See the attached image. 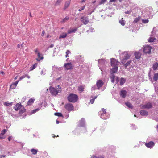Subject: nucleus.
<instances>
[{
	"label": "nucleus",
	"instance_id": "nucleus-1",
	"mask_svg": "<svg viewBox=\"0 0 158 158\" xmlns=\"http://www.w3.org/2000/svg\"><path fill=\"white\" fill-rule=\"evenodd\" d=\"M56 89L54 87L50 86L49 88V90L52 95L54 96H56L57 95L58 93H60L61 91V88L58 85L56 87Z\"/></svg>",
	"mask_w": 158,
	"mask_h": 158
},
{
	"label": "nucleus",
	"instance_id": "nucleus-2",
	"mask_svg": "<svg viewBox=\"0 0 158 158\" xmlns=\"http://www.w3.org/2000/svg\"><path fill=\"white\" fill-rule=\"evenodd\" d=\"M67 99L70 102L75 103L78 101V97L75 94L71 93L68 96Z\"/></svg>",
	"mask_w": 158,
	"mask_h": 158
},
{
	"label": "nucleus",
	"instance_id": "nucleus-3",
	"mask_svg": "<svg viewBox=\"0 0 158 158\" xmlns=\"http://www.w3.org/2000/svg\"><path fill=\"white\" fill-rule=\"evenodd\" d=\"M64 107L69 112L72 111L74 108L73 105L70 103H68L65 104Z\"/></svg>",
	"mask_w": 158,
	"mask_h": 158
},
{
	"label": "nucleus",
	"instance_id": "nucleus-4",
	"mask_svg": "<svg viewBox=\"0 0 158 158\" xmlns=\"http://www.w3.org/2000/svg\"><path fill=\"white\" fill-rule=\"evenodd\" d=\"M64 67L66 70H72L73 68L72 64L71 62L64 64Z\"/></svg>",
	"mask_w": 158,
	"mask_h": 158
},
{
	"label": "nucleus",
	"instance_id": "nucleus-5",
	"mask_svg": "<svg viewBox=\"0 0 158 158\" xmlns=\"http://www.w3.org/2000/svg\"><path fill=\"white\" fill-rule=\"evenodd\" d=\"M152 103L148 102L145 105H140V106L142 109H149L152 107Z\"/></svg>",
	"mask_w": 158,
	"mask_h": 158
},
{
	"label": "nucleus",
	"instance_id": "nucleus-6",
	"mask_svg": "<svg viewBox=\"0 0 158 158\" xmlns=\"http://www.w3.org/2000/svg\"><path fill=\"white\" fill-rule=\"evenodd\" d=\"M80 20L85 25L88 24L89 22V20L88 18L86 17H82L80 19Z\"/></svg>",
	"mask_w": 158,
	"mask_h": 158
},
{
	"label": "nucleus",
	"instance_id": "nucleus-7",
	"mask_svg": "<svg viewBox=\"0 0 158 158\" xmlns=\"http://www.w3.org/2000/svg\"><path fill=\"white\" fill-rule=\"evenodd\" d=\"M152 48L149 46H145L144 47L143 49V52L145 53L149 54L151 53Z\"/></svg>",
	"mask_w": 158,
	"mask_h": 158
},
{
	"label": "nucleus",
	"instance_id": "nucleus-8",
	"mask_svg": "<svg viewBox=\"0 0 158 158\" xmlns=\"http://www.w3.org/2000/svg\"><path fill=\"white\" fill-rule=\"evenodd\" d=\"M106 110L104 108H102V112L101 113V118L103 119H106L109 118V116H107L106 117L105 116H103V114H106Z\"/></svg>",
	"mask_w": 158,
	"mask_h": 158
},
{
	"label": "nucleus",
	"instance_id": "nucleus-9",
	"mask_svg": "<svg viewBox=\"0 0 158 158\" xmlns=\"http://www.w3.org/2000/svg\"><path fill=\"white\" fill-rule=\"evenodd\" d=\"M110 60L112 66H118L119 63L118 61L114 58H111Z\"/></svg>",
	"mask_w": 158,
	"mask_h": 158
},
{
	"label": "nucleus",
	"instance_id": "nucleus-10",
	"mask_svg": "<svg viewBox=\"0 0 158 158\" xmlns=\"http://www.w3.org/2000/svg\"><path fill=\"white\" fill-rule=\"evenodd\" d=\"M104 84V82L102 80H99L97 81L96 82V85L98 89H99Z\"/></svg>",
	"mask_w": 158,
	"mask_h": 158
},
{
	"label": "nucleus",
	"instance_id": "nucleus-11",
	"mask_svg": "<svg viewBox=\"0 0 158 158\" xmlns=\"http://www.w3.org/2000/svg\"><path fill=\"white\" fill-rule=\"evenodd\" d=\"M155 143L153 141H150L148 143H146L145 145L148 148H152L154 145Z\"/></svg>",
	"mask_w": 158,
	"mask_h": 158
},
{
	"label": "nucleus",
	"instance_id": "nucleus-12",
	"mask_svg": "<svg viewBox=\"0 0 158 158\" xmlns=\"http://www.w3.org/2000/svg\"><path fill=\"white\" fill-rule=\"evenodd\" d=\"M23 107V106H22L20 104L17 103L15 105L14 108L15 109V110L17 111L19 110L20 109Z\"/></svg>",
	"mask_w": 158,
	"mask_h": 158
},
{
	"label": "nucleus",
	"instance_id": "nucleus-13",
	"mask_svg": "<svg viewBox=\"0 0 158 158\" xmlns=\"http://www.w3.org/2000/svg\"><path fill=\"white\" fill-rule=\"evenodd\" d=\"M127 92L125 90H121L120 92V96L122 98H125L127 95Z\"/></svg>",
	"mask_w": 158,
	"mask_h": 158
},
{
	"label": "nucleus",
	"instance_id": "nucleus-14",
	"mask_svg": "<svg viewBox=\"0 0 158 158\" xmlns=\"http://www.w3.org/2000/svg\"><path fill=\"white\" fill-rule=\"evenodd\" d=\"M135 56V58L137 59H139L141 57V54L139 52H136L134 54Z\"/></svg>",
	"mask_w": 158,
	"mask_h": 158
},
{
	"label": "nucleus",
	"instance_id": "nucleus-15",
	"mask_svg": "<svg viewBox=\"0 0 158 158\" xmlns=\"http://www.w3.org/2000/svg\"><path fill=\"white\" fill-rule=\"evenodd\" d=\"M19 81V80H18L15 82L12 83L10 86V88L12 89H15Z\"/></svg>",
	"mask_w": 158,
	"mask_h": 158
},
{
	"label": "nucleus",
	"instance_id": "nucleus-16",
	"mask_svg": "<svg viewBox=\"0 0 158 158\" xmlns=\"http://www.w3.org/2000/svg\"><path fill=\"white\" fill-rule=\"evenodd\" d=\"M140 114L142 116H147L148 114V111L144 110H141L140 112Z\"/></svg>",
	"mask_w": 158,
	"mask_h": 158
},
{
	"label": "nucleus",
	"instance_id": "nucleus-17",
	"mask_svg": "<svg viewBox=\"0 0 158 158\" xmlns=\"http://www.w3.org/2000/svg\"><path fill=\"white\" fill-rule=\"evenodd\" d=\"M71 0H67L64 4V9L65 10L67 8L70 4Z\"/></svg>",
	"mask_w": 158,
	"mask_h": 158
},
{
	"label": "nucleus",
	"instance_id": "nucleus-18",
	"mask_svg": "<svg viewBox=\"0 0 158 158\" xmlns=\"http://www.w3.org/2000/svg\"><path fill=\"white\" fill-rule=\"evenodd\" d=\"M114 68L112 69L110 72L111 73H115L117 71L118 66H113Z\"/></svg>",
	"mask_w": 158,
	"mask_h": 158
},
{
	"label": "nucleus",
	"instance_id": "nucleus-19",
	"mask_svg": "<svg viewBox=\"0 0 158 158\" xmlns=\"http://www.w3.org/2000/svg\"><path fill=\"white\" fill-rule=\"evenodd\" d=\"M79 125L81 126H83L84 125L85 123V119L84 118H81V120L79 121Z\"/></svg>",
	"mask_w": 158,
	"mask_h": 158
},
{
	"label": "nucleus",
	"instance_id": "nucleus-20",
	"mask_svg": "<svg viewBox=\"0 0 158 158\" xmlns=\"http://www.w3.org/2000/svg\"><path fill=\"white\" fill-rule=\"evenodd\" d=\"M124 58L127 60L129 59L130 57V55L127 52H126L123 53Z\"/></svg>",
	"mask_w": 158,
	"mask_h": 158
},
{
	"label": "nucleus",
	"instance_id": "nucleus-21",
	"mask_svg": "<svg viewBox=\"0 0 158 158\" xmlns=\"http://www.w3.org/2000/svg\"><path fill=\"white\" fill-rule=\"evenodd\" d=\"M35 99L34 98H31L30 99L27 103V105H30L32 104L34 102Z\"/></svg>",
	"mask_w": 158,
	"mask_h": 158
},
{
	"label": "nucleus",
	"instance_id": "nucleus-22",
	"mask_svg": "<svg viewBox=\"0 0 158 158\" xmlns=\"http://www.w3.org/2000/svg\"><path fill=\"white\" fill-rule=\"evenodd\" d=\"M77 30V28H75L73 29L69 30L68 31V34H70L72 33L75 32Z\"/></svg>",
	"mask_w": 158,
	"mask_h": 158
},
{
	"label": "nucleus",
	"instance_id": "nucleus-23",
	"mask_svg": "<svg viewBox=\"0 0 158 158\" xmlns=\"http://www.w3.org/2000/svg\"><path fill=\"white\" fill-rule=\"evenodd\" d=\"M26 110V109H25L24 107L23 106V107H22L21 109H20L19 110V113L20 114H22L24 112H25Z\"/></svg>",
	"mask_w": 158,
	"mask_h": 158
},
{
	"label": "nucleus",
	"instance_id": "nucleus-24",
	"mask_svg": "<svg viewBox=\"0 0 158 158\" xmlns=\"http://www.w3.org/2000/svg\"><path fill=\"white\" fill-rule=\"evenodd\" d=\"M12 102L9 103L8 102H5L3 104L6 106H10L12 105Z\"/></svg>",
	"mask_w": 158,
	"mask_h": 158
},
{
	"label": "nucleus",
	"instance_id": "nucleus-25",
	"mask_svg": "<svg viewBox=\"0 0 158 158\" xmlns=\"http://www.w3.org/2000/svg\"><path fill=\"white\" fill-rule=\"evenodd\" d=\"M158 67V62L155 63L153 66V69L154 70H156Z\"/></svg>",
	"mask_w": 158,
	"mask_h": 158
},
{
	"label": "nucleus",
	"instance_id": "nucleus-26",
	"mask_svg": "<svg viewBox=\"0 0 158 158\" xmlns=\"http://www.w3.org/2000/svg\"><path fill=\"white\" fill-rule=\"evenodd\" d=\"M115 77V76L113 74H111V75L110 76V78L111 79V82H112L114 83V82Z\"/></svg>",
	"mask_w": 158,
	"mask_h": 158
},
{
	"label": "nucleus",
	"instance_id": "nucleus-27",
	"mask_svg": "<svg viewBox=\"0 0 158 158\" xmlns=\"http://www.w3.org/2000/svg\"><path fill=\"white\" fill-rule=\"evenodd\" d=\"M84 88L82 86H80L78 87V90L80 93H81L84 91Z\"/></svg>",
	"mask_w": 158,
	"mask_h": 158
},
{
	"label": "nucleus",
	"instance_id": "nucleus-28",
	"mask_svg": "<svg viewBox=\"0 0 158 158\" xmlns=\"http://www.w3.org/2000/svg\"><path fill=\"white\" fill-rule=\"evenodd\" d=\"M126 81V79L123 78H121L120 81V85H123Z\"/></svg>",
	"mask_w": 158,
	"mask_h": 158
},
{
	"label": "nucleus",
	"instance_id": "nucleus-29",
	"mask_svg": "<svg viewBox=\"0 0 158 158\" xmlns=\"http://www.w3.org/2000/svg\"><path fill=\"white\" fill-rule=\"evenodd\" d=\"M67 34L65 33H63L61 35H60L59 37V39L65 38L66 37Z\"/></svg>",
	"mask_w": 158,
	"mask_h": 158
},
{
	"label": "nucleus",
	"instance_id": "nucleus-30",
	"mask_svg": "<svg viewBox=\"0 0 158 158\" xmlns=\"http://www.w3.org/2000/svg\"><path fill=\"white\" fill-rule=\"evenodd\" d=\"M153 80L155 81H156L158 80V73H156L154 74V76H153Z\"/></svg>",
	"mask_w": 158,
	"mask_h": 158
},
{
	"label": "nucleus",
	"instance_id": "nucleus-31",
	"mask_svg": "<svg viewBox=\"0 0 158 158\" xmlns=\"http://www.w3.org/2000/svg\"><path fill=\"white\" fill-rule=\"evenodd\" d=\"M125 104L129 108H132V104L129 102H127L125 103Z\"/></svg>",
	"mask_w": 158,
	"mask_h": 158
},
{
	"label": "nucleus",
	"instance_id": "nucleus-32",
	"mask_svg": "<svg viewBox=\"0 0 158 158\" xmlns=\"http://www.w3.org/2000/svg\"><path fill=\"white\" fill-rule=\"evenodd\" d=\"M31 152L32 154L35 155L37 153V150L32 149L31 150Z\"/></svg>",
	"mask_w": 158,
	"mask_h": 158
},
{
	"label": "nucleus",
	"instance_id": "nucleus-33",
	"mask_svg": "<svg viewBox=\"0 0 158 158\" xmlns=\"http://www.w3.org/2000/svg\"><path fill=\"white\" fill-rule=\"evenodd\" d=\"M38 64L35 63L32 66L30 67V70L31 71L35 69L37 65Z\"/></svg>",
	"mask_w": 158,
	"mask_h": 158
},
{
	"label": "nucleus",
	"instance_id": "nucleus-34",
	"mask_svg": "<svg viewBox=\"0 0 158 158\" xmlns=\"http://www.w3.org/2000/svg\"><path fill=\"white\" fill-rule=\"evenodd\" d=\"M39 110V108L33 110H32L30 114H34V113H36V112L38 111Z\"/></svg>",
	"mask_w": 158,
	"mask_h": 158
},
{
	"label": "nucleus",
	"instance_id": "nucleus-35",
	"mask_svg": "<svg viewBox=\"0 0 158 158\" xmlns=\"http://www.w3.org/2000/svg\"><path fill=\"white\" fill-rule=\"evenodd\" d=\"M140 17H138L136 18L134 20L133 22L134 23H136L138 21H139L140 19Z\"/></svg>",
	"mask_w": 158,
	"mask_h": 158
},
{
	"label": "nucleus",
	"instance_id": "nucleus-36",
	"mask_svg": "<svg viewBox=\"0 0 158 158\" xmlns=\"http://www.w3.org/2000/svg\"><path fill=\"white\" fill-rule=\"evenodd\" d=\"M119 22L123 26L125 25V23L124 22V21L123 20V18H122V19L119 20Z\"/></svg>",
	"mask_w": 158,
	"mask_h": 158
},
{
	"label": "nucleus",
	"instance_id": "nucleus-37",
	"mask_svg": "<svg viewBox=\"0 0 158 158\" xmlns=\"http://www.w3.org/2000/svg\"><path fill=\"white\" fill-rule=\"evenodd\" d=\"M54 115L59 117H63V116L62 114L60 113H55L54 114Z\"/></svg>",
	"mask_w": 158,
	"mask_h": 158
},
{
	"label": "nucleus",
	"instance_id": "nucleus-38",
	"mask_svg": "<svg viewBox=\"0 0 158 158\" xmlns=\"http://www.w3.org/2000/svg\"><path fill=\"white\" fill-rule=\"evenodd\" d=\"M127 60V59L123 58V59L122 60L121 62L120 63V64H124L126 62Z\"/></svg>",
	"mask_w": 158,
	"mask_h": 158
},
{
	"label": "nucleus",
	"instance_id": "nucleus-39",
	"mask_svg": "<svg viewBox=\"0 0 158 158\" xmlns=\"http://www.w3.org/2000/svg\"><path fill=\"white\" fill-rule=\"evenodd\" d=\"M131 62V61H129L127 62V63L124 65V66L126 68L128 65H130Z\"/></svg>",
	"mask_w": 158,
	"mask_h": 158
},
{
	"label": "nucleus",
	"instance_id": "nucleus-40",
	"mask_svg": "<svg viewBox=\"0 0 158 158\" xmlns=\"http://www.w3.org/2000/svg\"><path fill=\"white\" fill-rule=\"evenodd\" d=\"M155 40V39L153 37H150V38L148 39V41L149 42H153Z\"/></svg>",
	"mask_w": 158,
	"mask_h": 158
},
{
	"label": "nucleus",
	"instance_id": "nucleus-41",
	"mask_svg": "<svg viewBox=\"0 0 158 158\" xmlns=\"http://www.w3.org/2000/svg\"><path fill=\"white\" fill-rule=\"evenodd\" d=\"M97 98V96H96L94 97V98L92 99H91L90 100V102L91 104H92L94 103L95 100Z\"/></svg>",
	"mask_w": 158,
	"mask_h": 158
},
{
	"label": "nucleus",
	"instance_id": "nucleus-42",
	"mask_svg": "<svg viewBox=\"0 0 158 158\" xmlns=\"http://www.w3.org/2000/svg\"><path fill=\"white\" fill-rule=\"evenodd\" d=\"M149 20L148 19H142V22L144 23H146L148 22Z\"/></svg>",
	"mask_w": 158,
	"mask_h": 158
},
{
	"label": "nucleus",
	"instance_id": "nucleus-43",
	"mask_svg": "<svg viewBox=\"0 0 158 158\" xmlns=\"http://www.w3.org/2000/svg\"><path fill=\"white\" fill-rule=\"evenodd\" d=\"M69 19V17L68 16L64 18L63 20V22H65Z\"/></svg>",
	"mask_w": 158,
	"mask_h": 158
},
{
	"label": "nucleus",
	"instance_id": "nucleus-44",
	"mask_svg": "<svg viewBox=\"0 0 158 158\" xmlns=\"http://www.w3.org/2000/svg\"><path fill=\"white\" fill-rule=\"evenodd\" d=\"M106 1V0H101V1L99 2V4L101 5L102 4H104Z\"/></svg>",
	"mask_w": 158,
	"mask_h": 158
},
{
	"label": "nucleus",
	"instance_id": "nucleus-45",
	"mask_svg": "<svg viewBox=\"0 0 158 158\" xmlns=\"http://www.w3.org/2000/svg\"><path fill=\"white\" fill-rule=\"evenodd\" d=\"M7 131V130L6 129H4L2 131L1 134L4 135Z\"/></svg>",
	"mask_w": 158,
	"mask_h": 158
},
{
	"label": "nucleus",
	"instance_id": "nucleus-46",
	"mask_svg": "<svg viewBox=\"0 0 158 158\" xmlns=\"http://www.w3.org/2000/svg\"><path fill=\"white\" fill-rule=\"evenodd\" d=\"M5 138L4 135L1 134H0V139H2Z\"/></svg>",
	"mask_w": 158,
	"mask_h": 158
},
{
	"label": "nucleus",
	"instance_id": "nucleus-47",
	"mask_svg": "<svg viewBox=\"0 0 158 158\" xmlns=\"http://www.w3.org/2000/svg\"><path fill=\"white\" fill-rule=\"evenodd\" d=\"M25 77H26V76L25 75H23L22 76L20 77L19 79V81H20L21 80L23 79Z\"/></svg>",
	"mask_w": 158,
	"mask_h": 158
},
{
	"label": "nucleus",
	"instance_id": "nucleus-48",
	"mask_svg": "<svg viewBox=\"0 0 158 158\" xmlns=\"http://www.w3.org/2000/svg\"><path fill=\"white\" fill-rule=\"evenodd\" d=\"M85 6H83L81 7V8L79 9L78 10V11H81L82 10H83L85 9Z\"/></svg>",
	"mask_w": 158,
	"mask_h": 158
},
{
	"label": "nucleus",
	"instance_id": "nucleus-49",
	"mask_svg": "<svg viewBox=\"0 0 158 158\" xmlns=\"http://www.w3.org/2000/svg\"><path fill=\"white\" fill-rule=\"evenodd\" d=\"M37 56L38 57V58H36V60H37V61H40V53L39 52H38V55H37Z\"/></svg>",
	"mask_w": 158,
	"mask_h": 158
},
{
	"label": "nucleus",
	"instance_id": "nucleus-50",
	"mask_svg": "<svg viewBox=\"0 0 158 158\" xmlns=\"http://www.w3.org/2000/svg\"><path fill=\"white\" fill-rule=\"evenodd\" d=\"M98 158H104L103 156L99 155L98 156Z\"/></svg>",
	"mask_w": 158,
	"mask_h": 158
},
{
	"label": "nucleus",
	"instance_id": "nucleus-51",
	"mask_svg": "<svg viewBox=\"0 0 158 158\" xmlns=\"http://www.w3.org/2000/svg\"><path fill=\"white\" fill-rule=\"evenodd\" d=\"M91 158H98V157L94 155H93L91 156Z\"/></svg>",
	"mask_w": 158,
	"mask_h": 158
},
{
	"label": "nucleus",
	"instance_id": "nucleus-52",
	"mask_svg": "<svg viewBox=\"0 0 158 158\" xmlns=\"http://www.w3.org/2000/svg\"><path fill=\"white\" fill-rule=\"evenodd\" d=\"M66 54H69L70 53V52L69 51V50H67L66 52Z\"/></svg>",
	"mask_w": 158,
	"mask_h": 158
},
{
	"label": "nucleus",
	"instance_id": "nucleus-53",
	"mask_svg": "<svg viewBox=\"0 0 158 158\" xmlns=\"http://www.w3.org/2000/svg\"><path fill=\"white\" fill-rule=\"evenodd\" d=\"M5 156V155H1L0 156V158H4Z\"/></svg>",
	"mask_w": 158,
	"mask_h": 158
},
{
	"label": "nucleus",
	"instance_id": "nucleus-54",
	"mask_svg": "<svg viewBox=\"0 0 158 158\" xmlns=\"http://www.w3.org/2000/svg\"><path fill=\"white\" fill-rule=\"evenodd\" d=\"M12 136H9V137L8 138V140L10 141L11 140V139L12 138Z\"/></svg>",
	"mask_w": 158,
	"mask_h": 158
},
{
	"label": "nucleus",
	"instance_id": "nucleus-55",
	"mask_svg": "<svg viewBox=\"0 0 158 158\" xmlns=\"http://www.w3.org/2000/svg\"><path fill=\"white\" fill-rule=\"evenodd\" d=\"M125 14H129L130 13V12L129 11H127L125 12Z\"/></svg>",
	"mask_w": 158,
	"mask_h": 158
},
{
	"label": "nucleus",
	"instance_id": "nucleus-56",
	"mask_svg": "<svg viewBox=\"0 0 158 158\" xmlns=\"http://www.w3.org/2000/svg\"><path fill=\"white\" fill-rule=\"evenodd\" d=\"M44 34H45V31H43L42 33V34H41L42 35V36L44 35Z\"/></svg>",
	"mask_w": 158,
	"mask_h": 158
},
{
	"label": "nucleus",
	"instance_id": "nucleus-57",
	"mask_svg": "<svg viewBox=\"0 0 158 158\" xmlns=\"http://www.w3.org/2000/svg\"><path fill=\"white\" fill-rule=\"evenodd\" d=\"M52 137L53 138H54L55 136H56V137H58V135H57V136H56V135L54 134H52Z\"/></svg>",
	"mask_w": 158,
	"mask_h": 158
},
{
	"label": "nucleus",
	"instance_id": "nucleus-58",
	"mask_svg": "<svg viewBox=\"0 0 158 158\" xmlns=\"http://www.w3.org/2000/svg\"><path fill=\"white\" fill-rule=\"evenodd\" d=\"M25 75L26 76V77H27L28 78H30V77L27 74H25Z\"/></svg>",
	"mask_w": 158,
	"mask_h": 158
},
{
	"label": "nucleus",
	"instance_id": "nucleus-59",
	"mask_svg": "<svg viewBox=\"0 0 158 158\" xmlns=\"http://www.w3.org/2000/svg\"><path fill=\"white\" fill-rule=\"evenodd\" d=\"M0 73L2 75H4L5 74V73L3 71H1Z\"/></svg>",
	"mask_w": 158,
	"mask_h": 158
},
{
	"label": "nucleus",
	"instance_id": "nucleus-60",
	"mask_svg": "<svg viewBox=\"0 0 158 158\" xmlns=\"http://www.w3.org/2000/svg\"><path fill=\"white\" fill-rule=\"evenodd\" d=\"M116 0H110V2H113L116 1Z\"/></svg>",
	"mask_w": 158,
	"mask_h": 158
},
{
	"label": "nucleus",
	"instance_id": "nucleus-61",
	"mask_svg": "<svg viewBox=\"0 0 158 158\" xmlns=\"http://www.w3.org/2000/svg\"><path fill=\"white\" fill-rule=\"evenodd\" d=\"M116 83L117 84L118 83V77H117L116 78Z\"/></svg>",
	"mask_w": 158,
	"mask_h": 158
},
{
	"label": "nucleus",
	"instance_id": "nucleus-62",
	"mask_svg": "<svg viewBox=\"0 0 158 158\" xmlns=\"http://www.w3.org/2000/svg\"><path fill=\"white\" fill-rule=\"evenodd\" d=\"M53 46H54V45L53 44H51L50 46V47L51 48H52L53 47Z\"/></svg>",
	"mask_w": 158,
	"mask_h": 158
},
{
	"label": "nucleus",
	"instance_id": "nucleus-63",
	"mask_svg": "<svg viewBox=\"0 0 158 158\" xmlns=\"http://www.w3.org/2000/svg\"><path fill=\"white\" fill-rule=\"evenodd\" d=\"M4 47L6 46L7 45V44L6 43H5L4 44Z\"/></svg>",
	"mask_w": 158,
	"mask_h": 158
},
{
	"label": "nucleus",
	"instance_id": "nucleus-64",
	"mask_svg": "<svg viewBox=\"0 0 158 158\" xmlns=\"http://www.w3.org/2000/svg\"><path fill=\"white\" fill-rule=\"evenodd\" d=\"M10 114L11 116L13 117H14V115L12 113H10Z\"/></svg>",
	"mask_w": 158,
	"mask_h": 158
}]
</instances>
